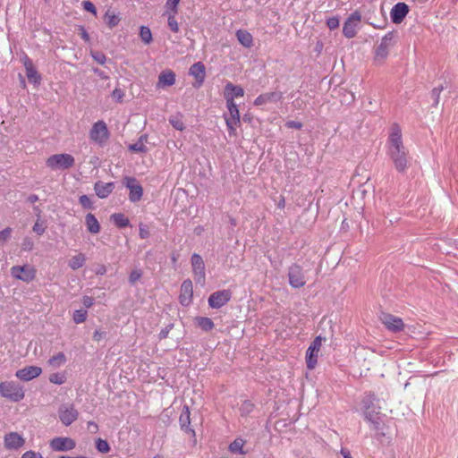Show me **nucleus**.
I'll list each match as a JSON object with an SVG mask.
<instances>
[{
	"label": "nucleus",
	"mask_w": 458,
	"mask_h": 458,
	"mask_svg": "<svg viewBox=\"0 0 458 458\" xmlns=\"http://www.w3.org/2000/svg\"><path fill=\"white\" fill-rule=\"evenodd\" d=\"M79 202L80 204L85 208V209H93L94 208V206H93V203L91 201V199H89V196L87 195H81L80 198H79Z\"/></svg>",
	"instance_id": "47"
},
{
	"label": "nucleus",
	"mask_w": 458,
	"mask_h": 458,
	"mask_svg": "<svg viewBox=\"0 0 458 458\" xmlns=\"http://www.w3.org/2000/svg\"><path fill=\"white\" fill-rule=\"evenodd\" d=\"M140 37L146 45H148L152 42V33L148 27L141 26L140 29Z\"/></svg>",
	"instance_id": "38"
},
{
	"label": "nucleus",
	"mask_w": 458,
	"mask_h": 458,
	"mask_svg": "<svg viewBox=\"0 0 458 458\" xmlns=\"http://www.w3.org/2000/svg\"><path fill=\"white\" fill-rule=\"evenodd\" d=\"M25 443V439L17 432H10L4 436V445L8 450H17Z\"/></svg>",
	"instance_id": "16"
},
{
	"label": "nucleus",
	"mask_w": 458,
	"mask_h": 458,
	"mask_svg": "<svg viewBox=\"0 0 458 458\" xmlns=\"http://www.w3.org/2000/svg\"><path fill=\"white\" fill-rule=\"evenodd\" d=\"M381 321L386 328L392 332H400L403 329L404 325L403 320L391 314H383Z\"/></svg>",
	"instance_id": "19"
},
{
	"label": "nucleus",
	"mask_w": 458,
	"mask_h": 458,
	"mask_svg": "<svg viewBox=\"0 0 458 458\" xmlns=\"http://www.w3.org/2000/svg\"><path fill=\"white\" fill-rule=\"evenodd\" d=\"M198 326L204 331H210L215 325L211 318L206 317H199L196 318Z\"/></svg>",
	"instance_id": "37"
},
{
	"label": "nucleus",
	"mask_w": 458,
	"mask_h": 458,
	"mask_svg": "<svg viewBox=\"0 0 458 458\" xmlns=\"http://www.w3.org/2000/svg\"><path fill=\"white\" fill-rule=\"evenodd\" d=\"M285 125H286V127L292 128V129L300 130L302 128V123L300 122H297V121H288Z\"/></svg>",
	"instance_id": "60"
},
{
	"label": "nucleus",
	"mask_w": 458,
	"mask_h": 458,
	"mask_svg": "<svg viewBox=\"0 0 458 458\" xmlns=\"http://www.w3.org/2000/svg\"><path fill=\"white\" fill-rule=\"evenodd\" d=\"M21 458H43L39 453H36L34 451H27L22 455Z\"/></svg>",
	"instance_id": "59"
},
{
	"label": "nucleus",
	"mask_w": 458,
	"mask_h": 458,
	"mask_svg": "<svg viewBox=\"0 0 458 458\" xmlns=\"http://www.w3.org/2000/svg\"><path fill=\"white\" fill-rule=\"evenodd\" d=\"M339 19L335 16L330 17L327 21V25L330 30H335L339 27Z\"/></svg>",
	"instance_id": "54"
},
{
	"label": "nucleus",
	"mask_w": 458,
	"mask_h": 458,
	"mask_svg": "<svg viewBox=\"0 0 458 458\" xmlns=\"http://www.w3.org/2000/svg\"><path fill=\"white\" fill-rule=\"evenodd\" d=\"M341 454L344 456V458H352V454L347 449L342 448Z\"/></svg>",
	"instance_id": "64"
},
{
	"label": "nucleus",
	"mask_w": 458,
	"mask_h": 458,
	"mask_svg": "<svg viewBox=\"0 0 458 458\" xmlns=\"http://www.w3.org/2000/svg\"><path fill=\"white\" fill-rule=\"evenodd\" d=\"M85 224H86L87 229L89 233H99L100 225L93 214L89 213L86 215Z\"/></svg>",
	"instance_id": "31"
},
{
	"label": "nucleus",
	"mask_w": 458,
	"mask_h": 458,
	"mask_svg": "<svg viewBox=\"0 0 458 458\" xmlns=\"http://www.w3.org/2000/svg\"><path fill=\"white\" fill-rule=\"evenodd\" d=\"M191 412L188 406H184L180 418H179V423L181 426V428L185 431L186 433H191L192 435L195 434L194 430L190 427L191 425Z\"/></svg>",
	"instance_id": "25"
},
{
	"label": "nucleus",
	"mask_w": 458,
	"mask_h": 458,
	"mask_svg": "<svg viewBox=\"0 0 458 458\" xmlns=\"http://www.w3.org/2000/svg\"><path fill=\"white\" fill-rule=\"evenodd\" d=\"M142 276V273L139 269H134L131 272L129 281L131 284H135Z\"/></svg>",
	"instance_id": "53"
},
{
	"label": "nucleus",
	"mask_w": 458,
	"mask_h": 458,
	"mask_svg": "<svg viewBox=\"0 0 458 458\" xmlns=\"http://www.w3.org/2000/svg\"><path fill=\"white\" fill-rule=\"evenodd\" d=\"M236 38L244 47L250 48L253 44L252 35L247 30H238L236 31Z\"/></svg>",
	"instance_id": "30"
},
{
	"label": "nucleus",
	"mask_w": 458,
	"mask_h": 458,
	"mask_svg": "<svg viewBox=\"0 0 458 458\" xmlns=\"http://www.w3.org/2000/svg\"><path fill=\"white\" fill-rule=\"evenodd\" d=\"M114 189V182H104L98 181L94 184V191L100 199L107 198Z\"/></svg>",
	"instance_id": "23"
},
{
	"label": "nucleus",
	"mask_w": 458,
	"mask_h": 458,
	"mask_svg": "<svg viewBox=\"0 0 458 458\" xmlns=\"http://www.w3.org/2000/svg\"><path fill=\"white\" fill-rule=\"evenodd\" d=\"M34 248V241L31 237L26 236L21 242V250L24 251H30Z\"/></svg>",
	"instance_id": "46"
},
{
	"label": "nucleus",
	"mask_w": 458,
	"mask_h": 458,
	"mask_svg": "<svg viewBox=\"0 0 458 458\" xmlns=\"http://www.w3.org/2000/svg\"><path fill=\"white\" fill-rule=\"evenodd\" d=\"M12 233L13 229L11 227H6L0 231V247L4 246L11 239Z\"/></svg>",
	"instance_id": "41"
},
{
	"label": "nucleus",
	"mask_w": 458,
	"mask_h": 458,
	"mask_svg": "<svg viewBox=\"0 0 458 458\" xmlns=\"http://www.w3.org/2000/svg\"><path fill=\"white\" fill-rule=\"evenodd\" d=\"M49 381L53 384L62 385L65 382V377L61 373H53L49 377Z\"/></svg>",
	"instance_id": "48"
},
{
	"label": "nucleus",
	"mask_w": 458,
	"mask_h": 458,
	"mask_svg": "<svg viewBox=\"0 0 458 458\" xmlns=\"http://www.w3.org/2000/svg\"><path fill=\"white\" fill-rule=\"evenodd\" d=\"M189 74L195 78L196 83L194 84V87L199 88L200 87L204 81L206 76V68L205 65L201 62H197L193 64L189 71Z\"/></svg>",
	"instance_id": "21"
},
{
	"label": "nucleus",
	"mask_w": 458,
	"mask_h": 458,
	"mask_svg": "<svg viewBox=\"0 0 458 458\" xmlns=\"http://www.w3.org/2000/svg\"><path fill=\"white\" fill-rule=\"evenodd\" d=\"M130 148L136 152H145L147 150L145 145L142 142H137L131 145Z\"/></svg>",
	"instance_id": "56"
},
{
	"label": "nucleus",
	"mask_w": 458,
	"mask_h": 458,
	"mask_svg": "<svg viewBox=\"0 0 458 458\" xmlns=\"http://www.w3.org/2000/svg\"><path fill=\"white\" fill-rule=\"evenodd\" d=\"M387 154L397 172L403 174L408 169L410 165L408 150L403 142L401 128L396 123L391 128L387 141Z\"/></svg>",
	"instance_id": "1"
},
{
	"label": "nucleus",
	"mask_w": 458,
	"mask_h": 458,
	"mask_svg": "<svg viewBox=\"0 0 458 458\" xmlns=\"http://www.w3.org/2000/svg\"><path fill=\"white\" fill-rule=\"evenodd\" d=\"M79 417V411L73 403H63L58 409V418L64 426H70Z\"/></svg>",
	"instance_id": "7"
},
{
	"label": "nucleus",
	"mask_w": 458,
	"mask_h": 458,
	"mask_svg": "<svg viewBox=\"0 0 458 458\" xmlns=\"http://www.w3.org/2000/svg\"><path fill=\"white\" fill-rule=\"evenodd\" d=\"M83 8L86 11L92 13L94 14H96V13H97V9H96L95 5L89 1L83 2Z\"/></svg>",
	"instance_id": "58"
},
{
	"label": "nucleus",
	"mask_w": 458,
	"mask_h": 458,
	"mask_svg": "<svg viewBox=\"0 0 458 458\" xmlns=\"http://www.w3.org/2000/svg\"><path fill=\"white\" fill-rule=\"evenodd\" d=\"M106 333L105 331L97 329V330H95V332L93 334V340L99 342V341L103 340L104 338H106Z\"/></svg>",
	"instance_id": "55"
},
{
	"label": "nucleus",
	"mask_w": 458,
	"mask_h": 458,
	"mask_svg": "<svg viewBox=\"0 0 458 458\" xmlns=\"http://www.w3.org/2000/svg\"><path fill=\"white\" fill-rule=\"evenodd\" d=\"M179 2L180 0H167L165 3V7L167 8L165 13H177Z\"/></svg>",
	"instance_id": "45"
},
{
	"label": "nucleus",
	"mask_w": 458,
	"mask_h": 458,
	"mask_svg": "<svg viewBox=\"0 0 458 458\" xmlns=\"http://www.w3.org/2000/svg\"><path fill=\"white\" fill-rule=\"evenodd\" d=\"M361 21V15L358 11H355L350 14L346 19L343 27V34L347 38H352L356 36Z\"/></svg>",
	"instance_id": "8"
},
{
	"label": "nucleus",
	"mask_w": 458,
	"mask_h": 458,
	"mask_svg": "<svg viewBox=\"0 0 458 458\" xmlns=\"http://www.w3.org/2000/svg\"><path fill=\"white\" fill-rule=\"evenodd\" d=\"M244 90L241 86L233 85L231 82H228L225 87V98L226 99V96H231L232 99L234 100V98L243 97Z\"/></svg>",
	"instance_id": "29"
},
{
	"label": "nucleus",
	"mask_w": 458,
	"mask_h": 458,
	"mask_svg": "<svg viewBox=\"0 0 458 458\" xmlns=\"http://www.w3.org/2000/svg\"><path fill=\"white\" fill-rule=\"evenodd\" d=\"M42 373V369L38 366H27L18 369L15 376L22 381H30L38 377Z\"/></svg>",
	"instance_id": "18"
},
{
	"label": "nucleus",
	"mask_w": 458,
	"mask_h": 458,
	"mask_svg": "<svg viewBox=\"0 0 458 458\" xmlns=\"http://www.w3.org/2000/svg\"><path fill=\"white\" fill-rule=\"evenodd\" d=\"M65 362H66V357L64 352H58L57 354L53 355L48 360V364L55 369H57V368L63 366Z\"/></svg>",
	"instance_id": "35"
},
{
	"label": "nucleus",
	"mask_w": 458,
	"mask_h": 458,
	"mask_svg": "<svg viewBox=\"0 0 458 458\" xmlns=\"http://www.w3.org/2000/svg\"><path fill=\"white\" fill-rule=\"evenodd\" d=\"M193 285L190 279H186L182 283L179 301L182 306H189L192 301Z\"/></svg>",
	"instance_id": "15"
},
{
	"label": "nucleus",
	"mask_w": 458,
	"mask_h": 458,
	"mask_svg": "<svg viewBox=\"0 0 458 458\" xmlns=\"http://www.w3.org/2000/svg\"><path fill=\"white\" fill-rule=\"evenodd\" d=\"M11 275L18 280L29 283L35 278L36 271L32 267L28 265L13 266L11 268Z\"/></svg>",
	"instance_id": "11"
},
{
	"label": "nucleus",
	"mask_w": 458,
	"mask_h": 458,
	"mask_svg": "<svg viewBox=\"0 0 458 458\" xmlns=\"http://www.w3.org/2000/svg\"><path fill=\"white\" fill-rule=\"evenodd\" d=\"M394 33L390 31L386 33L381 39L380 44L377 46L374 60L377 64H382L389 55V49L393 46Z\"/></svg>",
	"instance_id": "5"
},
{
	"label": "nucleus",
	"mask_w": 458,
	"mask_h": 458,
	"mask_svg": "<svg viewBox=\"0 0 458 458\" xmlns=\"http://www.w3.org/2000/svg\"><path fill=\"white\" fill-rule=\"evenodd\" d=\"M104 21L108 25V27L112 29L119 23L120 17L115 14L114 12L107 10L105 13Z\"/></svg>",
	"instance_id": "34"
},
{
	"label": "nucleus",
	"mask_w": 458,
	"mask_h": 458,
	"mask_svg": "<svg viewBox=\"0 0 458 458\" xmlns=\"http://www.w3.org/2000/svg\"><path fill=\"white\" fill-rule=\"evenodd\" d=\"M253 403L250 401H244L240 408L242 415H247L253 411Z\"/></svg>",
	"instance_id": "49"
},
{
	"label": "nucleus",
	"mask_w": 458,
	"mask_h": 458,
	"mask_svg": "<svg viewBox=\"0 0 458 458\" xmlns=\"http://www.w3.org/2000/svg\"><path fill=\"white\" fill-rule=\"evenodd\" d=\"M283 99L281 91L267 92L259 95L254 100L255 106H262L267 103H277Z\"/></svg>",
	"instance_id": "22"
},
{
	"label": "nucleus",
	"mask_w": 458,
	"mask_h": 458,
	"mask_svg": "<svg viewBox=\"0 0 458 458\" xmlns=\"http://www.w3.org/2000/svg\"><path fill=\"white\" fill-rule=\"evenodd\" d=\"M232 297V293L229 290H221L213 293L208 297V305L212 309H219L225 306Z\"/></svg>",
	"instance_id": "14"
},
{
	"label": "nucleus",
	"mask_w": 458,
	"mask_h": 458,
	"mask_svg": "<svg viewBox=\"0 0 458 458\" xmlns=\"http://www.w3.org/2000/svg\"><path fill=\"white\" fill-rule=\"evenodd\" d=\"M409 13V6L405 3H397L390 12L391 20L394 23H401Z\"/></svg>",
	"instance_id": "20"
},
{
	"label": "nucleus",
	"mask_w": 458,
	"mask_h": 458,
	"mask_svg": "<svg viewBox=\"0 0 458 458\" xmlns=\"http://www.w3.org/2000/svg\"><path fill=\"white\" fill-rule=\"evenodd\" d=\"M139 235L141 239H148L150 236L148 226L144 224H140L139 226Z\"/></svg>",
	"instance_id": "52"
},
{
	"label": "nucleus",
	"mask_w": 458,
	"mask_h": 458,
	"mask_svg": "<svg viewBox=\"0 0 458 458\" xmlns=\"http://www.w3.org/2000/svg\"><path fill=\"white\" fill-rule=\"evenodd\" d=\"M111 219L119 228H125L130 225L129 219L122 213L113 214Z\"/></svg>",
	"instance_id": "33"
},
{
	"label": "nucleus",
	"mask_w": 458,
	"mask_h": 458,
	"mask_svg": "<svg viewBox=\"0 0 458 458\" xmlns=\"http://www.w3.org/2000/svg\"><path fill=\"white\" fill-rule=\"evenodd\" d=\"M124 186L130 191L129 199L131 202H138L143 195V188L136 178L126 176L123 179Z\"/></svg>",
	"instance_id": "10"
},
{
	"label": "nucleus",
	"mask_w": 458,
	"mask_h": 458,
	"mask_svg": "<svg viewBox=\"0 0 458 458\" xmlns=\"http://www.w3.org/2000/svg\"><path fill=\"white\" fill-rule=\"evenodd\" d=\"M443 89H444L443 86H440V87H436L432 89L431 98L433 99L434 106H437V104L439 102V98H440V94H441Z\"/></svg>",
	"instance_id": "50"
},
{
	"label": "nucleus",
	"mask_w": 458,
	"mask_h": 458,
	"mask_svg": "<svg viewBox=\"0 0 458 458\" xmlns=\"http://www.w3.org/2000/svg\"><path fill=\"white\" fill-rule=\"evenodd\" d=\"M23 64L26 70L27 78L30 81V82L38 84L40 82L41 77L37 72L36 68L34 67L31 60L26 57L23 62Z\"/></svg>",
	"instance_id": "24"
},
{
	"label": "nucleus",
	"mask_w": 458,
	"mask_h": 458,
	"mask_svg": "<svg viewBox=\"0 0 458 458\" xmlns=\"http://www.w3.org/2000/svg\"><path fill=\"white\" fill-rule=\"evenodd\" d=\"M38 200V196L36 194H31L28 197V201L31 204L37 202Z\"/></svg>",
	"instance_id": "63"
},
{
	"label": "nucleus",
	"mask_w": 458,
	"mask_h": 458,
	"mask_svg": "<svg viewBox=\"0 0 458 458\" xmlns=\"http://www.w3.org/2000/svg\"><path fill=\"white\" fill-rule=\"evenodd\" d=\"M90 138L97 142H103L108 138L107 127L103 121L94 123L90 131Z\"/></svg>",
	"instance_id": "17"
},
{
	"label": "nucleus",
	"mask_w": 458,
	"mask_h": 458,
	"mask_svg": "<svg viewBox=\"0 0 458 458\" xmlns=\"http://www.w3.org/2000/svg\"><path fill=\"white\" fill-rule=\"evenodd\" d=\"M90 55L92 58L99 64H104L106 62V56L102 52L92 51Z\"/></svg>",
	"instance_id": "51"
},
{
	"label": "nucleus",
	"mask_w": 458,
	"mask_h": 458,
	"mask_svg": "<svg viewBox=\"0 0 458 458\" xmlns=\"http://www.w3.org/2000/svg\"><path fill=\"white\" fill-rule=\"evenodd\" d=\"M32 230L38 235H42L46 231L45 223L40 218H38L32 227Z\"/></svg>",
	"instance_id": "44"
},
{
	"label": "nucleus",
	"mask_w": 458,
	"mask_h": 458,
	"mask_svg": "<svg viewBox=\"0 0 458 458\" xmlns=\"http://www.w3.org/2000/svg\"><path fill=\"white\" fill-rule=\"evenodd\" d=\"M380 409L363 411L365 419L373 425L374 429H379L381 424Z\"/></svg>",
	"instance_id": "27"
},
{
	"label": "nucleus",
	"mask_w": 458,
	"mask_h": 458,
	"mask_svg": "<svg viewBox=\"0 0 458 458\" xmlns=\"http://www.w3.org/2000/svg\"><path fill=\"white\" fill-rule=\"evenodd\" d=\"M175 83V73L171 70L163 71L158 76V87H170Z\"/></svg>",
	"instance_id": "26"
},
{
	"label": "nucleus",
	"mask_w": 458,
	"mask_h": 458,
	"mask_svg": "<svg viewBox=\"0 0 458 458\" xmlns=\"http://www.w3.org/2000/svg\"><path fill=\"white\" fill-rule=\"evenodd\" d=\"M123 96H124V93L121 89H114L112 92L113 98H114L118 102L122 101Z\"/></svg>",
	"instance_id": "57"
},
{
	"label": "nucleus",
	"mask_w": 458,
	"mask_h": 458,
	"mask_svg": "<svg viewBox=\"0 0 458 458\" xmlns=\"http://www.w3.org/2000/svg\"><path fill=\"white\" fill-rule=\"evenodd\" d=\"M96 448L98 452L102 454H106L110 451V445L106 440L102 438H98L96 440Z\"/></svg>",
	"instance_id": "40"
},
{
	"label": "nucleus",
	"mask_w": 458,
	"mask_h": 458,
	"mask_svg": "<svg viewBox=\"0 0 458 458\" xmlns=\"http://www.w3.org/2000/svg\"><path fill=\"white\" fill-rule=\"evenodd\" d=\"M46 164L52 170H64L72 167L75 164V159L70 154H55L50 156L47 159Z\"/></svg>",
	"instance_id": "4"
},
{
	"label": "nucleus",
	"mask_w": 458,
	"mask_h": 458,
	"mask_svg": "<svg viewBox=\"0 0 458 458\" xmlns=\"http://www.w3.org/2000/svg\"><path fill=\"white\" fill-rule=\"evenodd\" d=\"M93 72L95 74L98 75L99 77H101L102 79H107V76L102 71H100L98 68H94Z\"/></svg>",
	"instance_id": "62"
},
{
	"label": "nucleus",
	"mask_w": 458,
	"mask_h": 458,
	"mask_svg": "<svg viewBox=\"0 0 458 458\" xmlns=\"http://www.w3.org/2000/svg\"><path fill=\"white\" fill-rule=\"evenodd\" d=\"M82 303L86 308H90L94 304V299L90 296H83Z\"/></svg>",
	"instance_id": "61"
},
{
	"label": "nucleus",
	"mask_w": 458,
	"mask_h": 458,
	"mask_svg": "<svg viewBox=\"0 0 458 458\" xmlns=\"http://www.w3.org/2000/svg\"><path fill=\"white\" fill-rule=\"evenodd\" d=\"M321 337L317 336L306 352V363L310 369H313L318 362V354L321 347Z\"/></svg>",
	"instance_id": "12"
},
{
	"label": "nucleus",
	"mask_w": 458,
	"mask_h": 458,
	"mask_svg": "<svg viewBox=\"0 0 458 458\" xmlns=\"http://www.w3.org/2000/svg\"><path fill=\"white\" fill-rule=\"evenodd\" d=\"M289 284L293 288H301L306 284V277L302 267L293 264L288 270Z\"/></svg>",
	"instance_id": "9"
},
{
	"label": "nucleus",
	"mask_w": 458,
	"mask_h": 458,
	"mask_svg": "<svg viewBox=\"0 0 458 458\" xmlns=\"http://www.w3.org/2000/svg\"><path fill=\"white\" fill-rule=\"evenodd\" d=\"M226 107L228 113L224 114L229 135H235L236 128L240 123V112L231 96H226Z\"/></svg>",
	"instance_id": "3"
},
{
	"label": "nucleus",
	"mask_w": 458,
	"mask_h": 458,
	"mask_svg": "<svg viewBox=\"0 0 458 458\" xmlns=\"http://www.w3.org/2000/svg\"><path fill=\"white\" fill-rule=\"evenodd\" d=\"M245 441L242 438H236L229 445V450L233 454H244L246 452L243 450Z\"/></svg>",
	"instance_id": "36"
},
{
	"label": "nucleus",
	"mask_w": 458,
	"mask_h": 458,
	"mask_svg": "<svg viewBox=\"0 0 458 458\" xmlns=\"http://www.w3.org/2000/svg\"><path fill=\"white\" fill-rule=\"evenodd\" d=\"M361 403L363 411H368L371 409H380L378 405V399L372 393L366 394L362 399Z\"/></svg>",
	"instance_id": "28"
},
{
	"label": "nucleus",
	"mask_w": 458,
	"mask_h": 458,
	"mask_svg": "<svg viewBox=\"0 0 458 458\" xmlns=\"http://www.w3.org/2000/svg\"><path fill=\"white\" fill-rule=\"evenodd\" d=\"M167 15V25L169 29L174 32H179V24L176 21L175 15L176 13H165Z\"/></svg>",
	"instance_id": "39"
},
{
	"label": "nucleus",
	"mask_w": 458,
	"mask_h": 458,
	"mask_svg": "<svg viewBox=\"0 0 458 458\" xmlns=\"http://www.w3.org/2000/svg\"><path fill=\"white\" fill-rule=\"evenodd\" d=\"M85 261H86L85 255L82 253H79L71 258V259L69 260V267L72 270H76V269H79L81 267H83V265L85 264Z\"/></svg>",
	"instance_id": "32"
},
{
	"label": "nucleus",
	"mask_w": 458,
	"mask_h": 458,
	"mask_svg": "<svg viewBox=\"0 0 458 458\" xmlns=\"http://www.w3.org/2000/svg\"><path fill=\"white\" fill-rule=\"evenodd\" d=\"M169 122L178 131H183L185 128L184 123L180 116H172L169 118Z\"/></svg>",
	"instance_id": "43"
},
{
	"label": "nucleus",
	"mask_w": 458,
	"mask_h": 458,
	"mask_svg": "<svg viewBox=\"0 0 458 458\" xmlns=\"http://www.w3.org/2000/svg\"><path fill=\"white\" fill-rule=\"evenodd\" d=\"M191 263L195 282L204 285L206 282V267L202 257L199 254L193 253Z\"/></svg>",
	"instance_id": "6"
},
{
	"label": "nucleus",
	"mask_w": 458,
	"mask_h": 458,
	"mask_svg": "<svg viewBox=\"0 0 458 458\" xmlns=\"http://www.w3.org/2000/svg\"><path fill=\"white\" fill-rule=\"evenodd\" d=\"M50 448L56 452H67L72 450L76 446L75 441L68 437H57L53 438L49 443Z\"/></svg>",
	"instance_id": "13"
},
{
	"label": "nucleus",
	"mask_w": 458,
	"mask_h": 458,
	"mask_svg": "<svg viewBox=\"0 0 458 458\" xmlns=\"http://www.w3.org/2000/svg\"><path fill=\"white\" fill-rule=\"evenodd\" d=\"M0 395L18 403L24 398L25 391L23 386L15 381H4L0 383Z\"/></svg>",
	"instance_id": "2"
},
{
	"label": "nucleus",
	"mask_w": 458,
	"mask_h": 458,
	"mask_svg": "<svg viewBox=\"0 0 458 458\" xmlns=\"http://www.w3.org/2000/svg\"><path fill=\"white\" fill-rule=\"evenodd\" d=\"M87 310H77L74 311L73 313V316H72V318H73V321L76 323V324H80V323H82L86 320L87 318Z\"/></svg>",
	"instance_id": "42"
}]
</instances>
